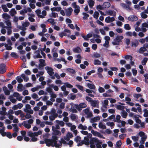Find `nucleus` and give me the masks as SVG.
Instances as JSON below:
<instances>
[{
  "label": "nucleus",
  "mask_w": 148,
  "mask_h": 148,
  "mask_svg": "<svg viewBox=\"0 0 148 148\" xmlns=\"http://www.w3.org/2000/svg\"><path fill=\"white\" fill-rule=\"evenodd\" d=\"M121 115L123 118H126L127 114L125 110H123L122 112Z\"/></svg>",
  "instance_id": "nucleus-31"
},
{
  "label": "nucleus",
  "mask_w": 148,
  "mask_h": 148,
  "mask_svg": "<svg viewBox=\"0 0 148 148\" xmlns=\"http://www.w3.org/2000/svg\"><path fill=\"white\" fill-rule=\"evenodd\" d=\"M40 62V64H39V67H43L45 65V61L44 60L42 59H40L39 60Z\"/></svg>",
  "instance_id": "nucleus-15"
},
{
  "label": "nucleus",
  "mask_w": 148,
  "mask_h": 148,
  "mask_svg": "<svg viewBox=\"0 0 148 148\" xmlns=\"http://www.w3.org/2000/svg\"><path fill=\"white\" fill-rule=\"evenodd\" d=\"M145 12H142L141 13V17L145 19L147 18V15L146 14H145Z\"/></svg>",
  "instance_id": "nucleus-54"
},
{
  "label": "nucleus",
  "mask_w": 148,
  "mask_h": 148,
  "mask_svg": "<svg viewBox=\"0 0 148 148\" xmlns=\"http://www.w3.org/2000/svg\"><path fill=\"white\" fill-rule=\"evenodd\" d=\"M10 15L11 16H13L14 15L16 14L17 13L16 11L15 10L14 8H12L11 9V10L10 11Z\"/></svg>",
  "instance_id": "nucleus-22"
},
{
  "label": "nucleus",
  "mask_w": 148,
  "mask_h": 148,
  "mask_svg": "<svg viewBox=\"0 0 148 148\" xmlns=\"http://www.w3.org/2000/svg\"><path fill=\"white\" fill-rule=\"evenodd\" d=\"M12 126L14 127V131H15L16 132H18V127L16 124H12Z\"/></svg>",
  "instance_id": "nucleus-30"
},
{
  "label": "nucleus",
  "mask_w": 148,
  "mask_h": 148,
  "mask_svg": "<svg viewBox=\"0 0 148 148\" xmlns=\"http://www.w3.org/2000/svg\"><path fill=\"white\" fill-rule=\"evenodd\" d=\"M86 136L84 137L83 140L80 143L77 144L78 147L82 146L84 144L87 146H89L90 148H102L101 145L102 142L97 138H92V135L90 133H88Z\"/></svg>",
  "instance_id": "nucleus-1"
},
{
  "label": "nucleus",
  "mask_w": 148,
  "mask_h": 148,
  "mask_svg": "<svg viewBox=\"0 0 148 148\" xmlns=\"http://www.w3.org/2000/svg\"><path fill=\"white\" fill-rule=\"evenodd\" d=\"M47 21H48L52 25H55L56 24V22H54V19L52 18H49Z\"/></svg>",
  "instance_id": "nucleus-41"
},
{
  "label": "nucleus",
  "mask_w": 148,
  "mask_h": 148,
  "mask_svg": "<svg viewBox=\"0 0 148 148\" xmlns=\"http://www.w3.org/2000/svg\"><path fill=\"white\" fill-rule=\"evenodd\" d=\"M107 15H113L114 16H115L116 15V12L114 10H109L106 12Z\"/></svg>",
  "instance_id": "nucleus-12"
},
{
  "label": "nucleus",
  "mask_w": 148,
  "mask_h": 148,
  "mask_svg": "<svg viewBox=\"0 0 148 148\" xmlns=\"http://www.w3.org/2000/svg\"><path fill=\"white\" fill-rule=\"evenodd\" d=\"M79 129L81 130H86L87 129V127L86 125H83L82 124H80L78 126Z\"/></svg>",
  "instance_id": "nucleus-21"
},
{
  "label": "nucleus",
  "mask_w": 148,
  "mask_h": 148,
  "mask_svg": "<svg viewBox=\"0 0 148 148\" xmlns=\"http://www.w3.org/2000/svg\"><path fill=\"white\" fill-rule=\"evenodd\" d=\"M95 2L92 0H89L88 4L90 7H92L94 5Z\"/></svg>",
  "instance_id": "nucleus-29"
},
{
  "label": "nucleus",
  "mask_w": 148,
  "mask_h": 148,
  "mask_svg": "<svg viewBox=\"0 0 148 148\" xmlns=\"http://www.w3.org/2000/svg\"><path fill=\"white\" fill-rule=\"evenodd\" d=\"M23 123V126H24L25 128L29 129L31 127V125L29 124H27L26 121H24Z\"/></svg>",
  "instance_id": "nucleus-35"
},
{
  "label": "nucleus",
  "mask_w": 148,
  "mask_h": 148,
  "mask_svg": "<svg viewBox=\"0 0 148 148\" xmlns=\"http://www.w3.org/2000/svg\"><path fill=\"white\" fill-rule=\"evenodd\" d=\"M122 36H117L115 38L116 40L119 43L122 41L121 39L123 38Z\"/></svg>",
  "instance_id": "nucleus-24"
},
{
  "label": "nucleus",
  "mask_w": 148,
  "mask_h": 148,
  "mask_svg": "<svg viewBox=\"0 0 148 148\" xmlns=\"http://www.w3.org/2000/svg\"><path fill=\"white\" fill-rule=\"evenodd\" d=\"M103 6L104 9L110 7L111 6V4L110 3L108 2H105L103 3Z\"/></svg>",
  "instance_id": "nucleus-20"
},
{
  "label": "nucleus",
  "mask_w": 148,
  "mask_h": 148,
  "mask_svg": "<svg viewBox=\"0 0 148 148\" xmlns=\"http://www.w3.org/2000/svg\"><path fill=\"white\" fill-rule=\"evenodd\" d=\"M135 42H132V46H134L135 47H136L138 45L139 42L137 40H135Z\"/></svg>",
  "instance_id": "nucleus-40"
},
{
  "label": "nucleus",
  "mask_w": 148,
  "mask_h": 148,
  "mask_svg": "<svg viewBox=\"0 0 148 148\" xmlns=\"http://www.w3.org/2000/svg\"><path fill=\"white\" fill-rule=\"evenodd\" d=\"M58 138L56 136H52L51 139L45 138V142L46 145L49 147L50 146L55 147H58L57 145Z\"/></svg>",
  "instance_id": "nucleus-2"
},
{
  "label": "nucleus",
  "mask_w": 148,
  "mask_h": 148,
  "mask_svg": "<svg viewBox=\"0 0 148 148\" xmlns=\"http://www.w3.org/2000/svg\"><path fill=\"white\" fill-rule=\"evenodd\" d=\"M6 65L3 63L0 64V74H3L6 71Z\"/></svg>",
  "instance_id": "nucleus-3"
},
{
  "label": "nucleus",
  "mask_w": 148,
  "mask_h": 148,
  "mask_svg": "<svg viewBox=\"0 0 148 148\" xmlns=\"http://www.w3.org/2000/svg\"><path fill=\"white\" fill-rule=\"evenodd\" d=\"M128 19L131 21H136L138 20V18L134 15H130L128 17Z\"/></svg>",
  "instance_id": "nucleus-9"
},
{
  "label": "nucleus",
  "mask_w": 148,
  "mask_h": 148,
  "mask_svg": "<svg viewBox=\"0 0 148 148\" xmlns=\"http://www.w3.org/2000/svg\"><path fill=\"white\" fill-rule=\"evenodd\" d=\"M144 113L143 116L145 117H147L148 116V110L147 109H145L143 110Z\"/></svg>",
  "instance_id": "nucleus-59"
},
{
  "label": "nucleus",
  "mask_w": 148,
  "mask_h": 148,
  "mask_svg": "<svg viewBox=\"0 0 148 148\" xmlns=\"http://www.w3.org/2000/svg\"><path fill=\"white\" fill-rule=\"evenodd\" d=\"M45 69L47 71V73L50 76H52L54 74L53 70L52 68L47 66L45 67Z\"/></svg>",
  "instance_id": "nucleus-5"
},
{
  "label": "nucleus",
  "mask_w": 148,
  "mask_h": 148,
  "mask_svg": "<svg viewBox=\"0 0 148 148\" xmlns=\"http://www.w3.org/2000/svg\"><path fill=\"white\" fill-rule=\"evenodd\" d=\"M76 115L75 114H71L70 115V118L71 119L73 120H74L76 119Z\"/></svg>",
  "instance_id": "nucleus-60"
},
{
  "label": "nucleus",
  "mask_w": 148,
  "mask_h": 148,
  "mask_svg": "<svg viewBox=\"0 0 148 148\" xmlns=\"http://www.w3.org/2000/svg\"><path fill=\"white\" fill-rule=\"evenodd\" d=\"M49 86L52 88H53L54 90L56 91H57L58 90V87L57 86H54L53 84H51L49 85Z\"/></svg>",
  "instance_id": "nucleus-37"
},
{
  "label": "nucleus",
  "mask_w": 148,
  "mask_h": 148,
  "mask_svg": "<svg viewBox=\"0 0 148 148\" xmlns=\"http://www.w3.org/2000/svg\"><path fill=\"white\" fill-rule=\"evenodd\" d=\"M75 106L79 111H81L82 109H81L79 104H75Z\"/></svg>",
  "instance_id": "nucleus-52"
},
{
  "label": "nucleus",
  "mask_w": 148,
  "mask_h": 148,
  "mask_svg": "<svg viewBox=\"0 0 148 148\" xmlns=\"http://www.w3.org/2000/svg\"><path fill=\"white\" fill-rule=\"evenodd\" d=\"M35 53H37V55L36 56H33V57L34 58H42V57L41 56L40 54V51L39 50L36 51Z\"/></svg>",
  "instance_id": "nucleus-16"
},
{
  "label": "nucleus",
  "mask_w": 148,
  "mask_h": 148,
  "mask_svg": "<svg viewBox=\"0 0 148 148\" xmlns=\"http://www.w3.org/2000/svg\"><path fill=\"white\" fill-rule=\"evenodd\" d=\"M4 46L6 48V49L7 50H11L12 49V47L11 45H8L7 44H5Z\"/></svg>",
  "instance_id": "nucleus-47"
},
{
  "label": "nucleus",
  "mask_w": 148,
  "mask_h": 148,
  "mask_svg": "<svg viewBox=\"0 0 148 148\" xmlns=\"http://www.w3.org/2000/svg\"><path fill=\"white\" fill-rule=\"evenodd\" d=\"M91 132L94 136H97L99 137L102 138L103 139H104L105 138V137L103 136V135L97 131H95L93 130H91Z\"/></svg>",
  "instance_id": "nucleus-6"
},
{
  "label": "nucleus",
  "mask_w": 148,
  "mask_h": 148,
  "mask_svg": "<svg viewBox=\"0 0 148 148\" xmlns=\"http://www.w3.org/2000/svg\"><path fill=\"white\" fill-rule=\"evenodd\" d=\"M124 28L126 30H130L131 29L130 25L128 24H126L124 25Z\"/></svg>",
  "instance_id": "nucleus-58"
},
{
  "label": "nucleus",
  "mask_w": 148,
  "mask_h": 148,
  "mask_svg": "<svg viewBox=\"0 0 148 148\" xmlns=\"http://www.w3.org/2000/svg\"><path fill=\"white\" fill-rule=\"evenodd\" d=\"M75 86L79 89L82 91L83 92L85 91L84 87L82 86L79 84H76L75 85Z\"/></svg>",
  "instance_id": "nucleus-33"
},
{
  "label": "nucleus",
  "mask_w": 148,
  "mask_h": 148,
  "mask_svg": "<svg viewBox=\"0 0 148 148\" xmlns=\"http://www.w3.org/2000/svg\"><path fill=\"white\" fill-rule=\"evenodd\" d=\"M81 137L79 136H77L74 138V141L78 144L79 143H80L82 141H81Z\"/></svg>",
  "instance_id": "nucleus-18"
},
{
  "label": "nucleus",
  "mask_w": 148,
  "mask_h": 148,
  "mask_svg": "<svg viewBox=\"0 0 148 148\" xmlns=\"http://www.w3.org/2000/svg\"><path fill=\"white\" fill-rule=\"evenodd\" d=\"M46 48V46L45 45L43 49H42V48H39L38 49H39L41 51V54L43 56V57L44 58H45L46 57V54L45 53L43 52V51H45V49Z\"/></svg>",
  "instance_id": "nucleus-14"
},
{
  "label": "nucleus",
  "mask_w": 148,
  "mask_h": 148,
  "mask_svg": "<svg viewBox=\"0 0 148 148\" xmlns=\"http://www.w3.org/2000/svg\"><path fill=\"white\" fill-rule=\"evenodd\" d=\"M116 108L117 109L120 110H123L125 108V107L124 106H121L120 105H117L116 106Z\"/></svg>",
  "instance_id": "nucleus-48"
},
{
  "label": "nucleus",
  "mask_w": 148,
  "mask_h": 148,
  "mask_svg": "<svg viewBox=\"0 0 148 148\" xmlns=\"http://www.w3.org/2000/svg\"><path fill=\"white\" fill-rule=\"evenodd\" d=\"M87 85L88 87L90 89H94L96 88L94 84L88 83L87 84Z\"/></svg>",
  "instance_id": "nucleus-23"
},
{
  "label": "nucleus",
  "mask_w": 148,
  "mask_h": 148,
  "mask_svg": "<svg viewBox=\"0 0 148 148\" xmlns=\"http://www.w3.org/2000/svg\"><path fill=\"white\" fill-rule=\"evenodd\" d=\"M52 134L54 135V136H56L59 134L61 135V133L60 131L56 130Z\"/></svg>",
  "instance_id": "nucleus-46"
},
{
  "label": "nucleus",
  "mask_w": 148,
  "mask_h": 148,
  "mask_svg": "<svg viewBox=\"0 0 148 148\" xmlns=\"http://www.w3.org/2000/svg\"><path fill=\"white\" fill-rule=\"evenodd\" d=\"M147 136H144L142 137L141 138V141H140V143L142 144H144V142L146 140Z\"/></svg>",
  "instance_id": "nucleus-56"
},
{
  "label": "nucleus",
  "mask_w": 148,
  "mask_h": 148,
  "mask_svg": "<svg viewBox=\"0 0 148 148\" xmlns=\"http://www.w3.org/2000/svg\"><path fill=\"white\" fill-rule=\"evenodd\" d=\"M120 5L123 8L127 10H131L130 7L125 3H121L120 4Z\"/></svg>",
  "instance_id": "nucleus-13"
},
{
  "label": "nucleus",
  "mask_w": 148,
  "mask_h": 148,
  "mask_svg": "<svg viewBox=\"0 0 148 148\" xmlns=\"http://www.w3.org/2000/svg\"><path fill=\"white\" fill-rule=\"evenodd\" d=\"M10 55L11 57L14 58L15 59L17 58H18V56L15 52H12L10 54Z\"/></svg>",
  "instance_id": "nucleus-45"
},
{
  "label": "nucleus",
  "mask_w": 148,
  "mask_h": 148,
  "mask_svg": "<svg viewBox=\"0 0 148 148\" xmlns=\"http://www.w3.org/2000/svg\"><path fill=\"white\" fill-rule=\"evenodd\" d=\"M73 52L75 53H80L82 51V49L79 47H77L73 49Z\"/></svg>",
  "instance_id": "nucleus-11"
},
{
  "label": "nucleus",
  "mask_w": 148,
  "mask_h": 148,
  "mask_svg": "<svg viewBox=\"0 0 148 148\" xmlns=\"http://www.w3.org/2000/svg\"><path fill=\"white\" fill-rule=\"evenodd\" d=\"M84 113L87 115V118H90L93 116L92 112L90 111L89 109L87 108L84 110Z\"/></svg>",
  "instance_id": "nucleus-4"
},
{
  "label": "nucleus",
  "mask_w": 148,
  "mask_h": 148,
  "mask_svg": "<svg viewBox=\"0 0 148 148\" xmlns=\"http://www.w3.org/2000/svg\"><path fill=\"white\" fill-rule=\"evenodd\" d=\"M35 12L36 13L38 17L41 18H43L45 17V16L42 15H40L41 12L40 10L39 9L37 10Z\"/></svg>",
  "instance_id": "nucleus-19"
},
{
  "label": "nucleus",
  "mask_w": 148,
  "mask_h": 148,
  "mask_svg": "<svg viewBox=\"0 0 148 148\" xmlns=\"http://www.w3.org/2000/svg\"><path fill=\"white\" fill-rule=\"evenodd\" d=\"M83 14L84 16L83 17V19H88V17L89 16V15L87 14V13L83 12Z\"/></svg>",
  "instance_id": "nucleus-55"
},
{
  "label": "nucleus",
  "mask_w": 148,
  "mask_h": 148,
  "mask_svg": "<svg viewBox=\"0 0 148 148\" xmlns=\"http://www.w3.org/2000/svg\"><path fill=\"white\" fill-rule=\"evenodd\" d=\"M59 35L60 37L62 38L64 36H66L67 34L66 33H65V32L63 31L59 33Z\"/></svg>",
  "instance_id": "nucleus-61"
},
{
  "label": "nucleus",
  "mask_w": 148,
  "mask_h": 148,
  "mask_svg": "<svg viewBox=\"0 0 148 148\" xmlns=\"http://www.w3.org/2000/svg\"><path fill=\"white\" fill-rule=\"evenodd\" d=\"M99 14L98 12H95L94 14V17L96 19H97L99 17Z\"/></svg>",
  "instance_id": "nucleus-62"
},
{
  "label": "nucleus",
  "mask_w": 148,
  "mask_h": 148,
  "mask_svg": "<svg viewBox=\"0 0 148 148\" xmlns=\"http://www.w3.org/2000/svg\"><path fill=\"white\" fill-rule=\"evenodd\" d=\"M1 7L3 9V11L5 12H7L9 10L7 8L6 5H2Z\"/></svg>",
  "instance_id": "nucleus-34"
},
{
  "label": "nucleus",
  "mask_w": 148,
  "mask_h": 148,
  "mask_svg": "<svg viewBox=\"0 0 148 148\" xmlns=\"http://www.w3.org/2000/svg\"><path fill=\"white\" fill-rule=\"evenodd\" d=\"M55 121L57 123L62 127L64 126V123L62 121H60L58 120H56Z\"/></svg>",
  "instance_id": "nucleus-25"
},
{
  "label": "nucleus",
  "mask_w": 148,
  "mask_h": 148,
  "mask_svg": "<svg viewBox=\"0 0 148 148\" xmlns=\"http://www.w3.org/2000/svg\"><path fill=\"white\" fill-rule=\"evenodd\" d=\"M74 10V12L75 13V15H77L78 14V13L80 12V7L79 6L77 8H75Z\"/></svg>",
  "instance_id": "nucleus-39"
},
{
  "label": "nucleus",
  "mask_w": 148,
  "mask_h": 148,
  "mask_svg": "<svg viewBox=\"0 0 148 148\" xmlns=\"http://www.w3.org/2000/svg\"><path fill=\"white\" fill-rule=\"evenodd\" d=\"M100 120V117L99 116L94 117L93 118H91L90 121L91 123H92L96 122L97 121Z\"/></svg>",
  "instance_id": "nucleus-17"
},
{
  "label": "nucleus",
  "mask_w": 148,
  "mask_h": 148,
  "mask_svg": "<svg viewBox=\"0 0 148 148\" xmlns=\"http://www.w3.org/2000/svg\"><path fill=\"white\" fill-rule=\"evenodd\" d=\"M3 18L5 19H9L11 18L10 16L7 13H4L3 14Z\"/></svg>",
  "instance_id": "nucleus-42"
},
{
  "label": "nucleus",
  "mask_w": 148,
  "mask_h": 148,
  "mask_svg": "<svg viewBox=\"0 0 148 148\" xmlns=\"http://www.w3.org/2000/svg\"><path fill=\"white\" fill-rule=\"evenodd\" d=\"M97 103V101H96L92 100L91 102V105L92 106L94 107H97V108H98L97 106H96Z\"/></svg>",
  "instance_id": "nucleus-38"
},
{
  "label": "nucleus",
  "mask_w": 148,
  "mask_h": 148,
  "mask_svg": "<svg viewBox=\"0 0 148 148\" xmlns=\"http://www.w3.org/2000/svg\"><path fill=\"white\" fill-rule=\"evenodd\" d=\"M51 88V87L49 86V87L47 88H46L47 91L50 94H51V93L53 92V90Z\"/></svg>",
  "instance_id": "nucleus-53"
},
{
  "label": "nucleus",
  "mask_w": 148,
  "mask_h": 148,
  "mask_svg": "<svg viewBox=\"0 0 148 148\" xmlns=\"http://www.w3.org/2000/svg\"><path fill=\"white\" fill-rule=\"evenodd\" d=\"M147 51L145 47H141L139 49V53H143V52Z\"/></svg>",
  "instance_id": "nucleus-43"
},
{
  "label": "nucleus",
  "mask_w": 148,
  "mask_h": 148,
  "mask_svg": "<svg viewBox=\"0 0 148 148\" xmlns=\"http://www.w3.org/2000/svg\"><path fill=\"white\" fill-rule=\"evenodd\" d=\"M115 20V18L114 17H110L108 16L106 17L105 19V21L107 23H109L112 22Z\"/></svg>",
  "instance_id": "nucleus-10"
},
{
  "label": "nucleus",
  "mask_w": 148,
  "mask_h": 148,
  "mask_svg": "<svg viewBox=\"0 0 148 148\" xmlns=\"http://www.w3.org/2000/svg\"><path fill=\"white\" fill-rule=\"evenodd\" d=\"M16 79L18 83H21L23 82V79L20 76H18L16 77Z\"/></svg>",
  "instance_id": "nucleus-50"
},
{
  "label": "nucleus",
  "mask_w": 148,
  "mask_h": 148,
  "mask_svg": "<svg viewBox=\"0 0 148 148\" xmlns=\"http://www.w3.org/2000/svg\"><path fill=\"white\" fill-rule=\"evenodd\" d=\"M99 127L100 128L105 129H106V126L105 125H103L101 122H100L99 124Z\"/></svg>",
  "instance_id": "nucleus-26"
},
{
  "label": "nucleus",
  "mask_w": 148,
  "mask_h": 148,
  "mask_svg": "<svg viewBox=\"0 0 148 148\" xmlns=\"http://www.w3.org/2000/svg\"><path fill=\"white\" fill-rule=\"evenodd\" d=\"M94 64L95 65H101V62L98 59L95 60H94Z\"/></svg>",
  "instance_id": "nucleus-49"
},
{
  "label": "nucleus",
  "mask_w": 148,
  "mask_h": 148,
  "mask_svg": "<svg viewBox=\"0 0 148 148\" xmlns=\"http://www.w3.org/2000/svg\"><path fill=\"white\" fill-rule=\"evenodd\" d=\"M65 140L64 138H61V140L59 141L58 143H57V145L58 147H57L56 148H61L62 146V143L67 144V142Z\"/></svg>",
  "instance_id": "nucleus-7"
},
{
  "label": "nucleus",
  "mask_w": 148,
  "mask_h": 148,
  "mask_svg": "<svg viewBox=\"0 0 148 148\" xmlns=\"http://www.w3.org/2000/svg\"><path fill=\"white\" fill-rule=\"evenodd\" d=\"M132 139L135 142H137L138 140V136H132Z\"/></svg>",
  "instance_id": "nucleus-64"
},
{
  "label": "nucleus",
  "mask_w": 148,
  "mask_h": 148,
  "mask_svg": "<svg viewBox=\"0 0 148 148\" xmlns=\"http://www.w3.org/2000/svg\"><path fill=\"white\" fill-rule=\"evenodd\" d=\"M98 90L99 92L102 93L104 92L105 91V89L103 87H101L100 86L99 87V88L98 89Z\"/></svg>",
  "instance_id": "nucleus-63"
},
{
  "label": "nucleus",
  "mask_w": 148,
  "mask_h": 148,
  "mask_svg": "<svg viewBox=\"0 0 148 148\" xmlns=\"http://www.w3.org/2000/svg\"><path fill=\"white\" fill-rule=\"evenodd\" d=\"M18 91H22L23 90V85L21 84H18Z\"/></svg>",
  "instance_id": "nucleus-28"
},
{
  "label": "nucleus",
  "mask_w": 148,
  "mask_h": 148,
  "mask_svg": "<svg viewBox=\"0 0 148 148\" xmlns=\"http://www.w3.org/2000/svg\"><path fill=\"white\" fill-rule=\"evenodd\" d=\"M67 70L68 72L71 73L72 74H74L75 73V71L73 69L69 68L67 69Z\"/></svg>",
  "instance_id": "nucleus-51"
},
{
  "label": "nucleus",
  "mask_w": 148,
  "mask_h": 148,
  "mask_svg": "<svg viewBox=\"0 0 148 148\" xmlns=\"http://www.w3.org/2000/svg\"><path fill=\"white\" fill-rule=\"evenodd\" d=\"M64 84L65 85L66 87L67 88H71L73 87V85L69 83L68 82L64 83Z\"/></svg>",
  "instance_id": "nucleus-57"
},
{
  "label": "nucleus",
  "mask_w": 148,
  "mask_h": 148,
  "mask_svg": "<svg viewBox=\"0 0 148 148\" xmlns=\"http://www.w3.org/2000/svg\"><path fill=\"white\" fill-rule=\"evenodd\" d=\"M121 117V116L120 115H117L116 118V120H114V122H117L118 123H120L121 121V120H120Z\"/></svg>",
  "instance_id": "nucleus-27"
},
{
  "label": "nucleus",
  "mask_w": 148,
  "mask_h": 148,
  "mask_svg": "<svg viewBox=\"0 0 148 148\" xmlns=\"http://www.w3.org/2000/svg\"><path fill=\"white\" fill-rule=\"evenodd\" d=\"M122 145V143L121 140L117 141L116 143V147L117 148H120Z\"/></svg>",
  "instance_id": "nucleus-32"
},
{
  "label": "nucleus",
  "mask_w": 148,
  "mask_h": 148,
  "mask_svg": "<svg viewBox=\"0 0 148 148\" xmlns=\"http://www.w3.org/2000/svg\"><path fill=\"white\" fill-rule=\"evenodd\" d=\"M75 107V106H72L71 108L70 109V111L73 113H77V111Z\"/></svg>",
  "instance_id": "nucleus-36"
},
{
  "label": "nucleus",
  "mask_w": 148,
  "mask_h": 148,
  "mask_svg": "<svg viewBox=\"0 0 148 148\" xmlns=\"http://www.w3.org/2000/svg\"><path fill=\"white\" fill-rule=\"evenodd\" d=\"M66 15L67 16H70L73 12V9L71 7L67 9H66Z\"/></svg>",
  "instance_id": "nucleus-8"
},
{
  "label": "nucleus",
  "mask_w": 148,
  "mask_h": 148,
  "mask_svg": "<svg viewBox=\"0 0 148 148\" xmlns=\"http://www.w3.org/2000/svg\"><path fill=\"white\" fill-rule=\"evenodd\" d=\"M148 60V58L146 57L143 60L141 61V63L142 64L144 65L146 64L147 61Z\"/></svg>",
  "instance_id": "nucleus-44"
}]
</instances>
